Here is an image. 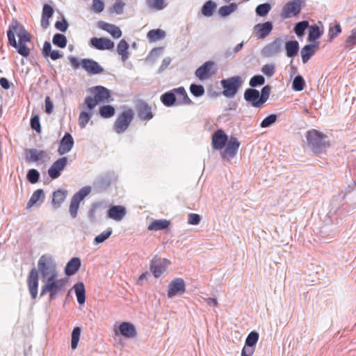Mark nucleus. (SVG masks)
Wrapping results in <instances>:
<instances>
[{"label": "nucleus", "instance_id": "39448f33", "mask_svg": "<svg viewBox=\"0 0 356 356\" xmlns=\"http://www.w3.org/2000/svg\"><path fill=\"white\" fill-rule=\"evenodd\" d=\"M71 66L74 70L82 67L89 75L101 74L104 72L102 66L92 58H82L79 60L76 58L71 56L70 58Z\"/></svg>", "mask_w": 356, "mask_h": 356}, {"label": "nucleus", "instance_id": "0eeeda50", "mask_svg": "<svg viewBox=\"0 0 356 356\" xmlns=\"http://www.w3.org/2000/svg\"><path fill=\"white\" fill-rule=\"evenodd\" d=\"M304 6L305 0H291L286 2L281 9V18L286 19L298 17Z\"/></svg>", "mask_w": 356, "mask_h": 356}, {"label": "nucleus", "instance_id": "8fccbe9b", "mask_svg": "<svg viewBox=\"0 0 356 356\" xmlns=\"http://www.w3.org/2000/svg\"><path fill=\"white\" fill-rule=\"evenodd\" d=\"M190 92L195 97H200L204 95L205 90L202 86L193 83L190 86Z\"/></svg>", "mask_w": 356, "mask_h": 356}, {"label": "nucleus", "instance_id": "79ce46f5", "mask_svg": "<svg viewBox=\"0 0 356 356\" xmlns=\"http://www.w3.org/2000/svg\"><path fill=\"white\" fill-rule=\"evenodd\" d=\"M99 115L103 118H112L115 115V108L111 105L103 106L99 108Z\"/></svg>", "mask_w": 356, "mask_h": 356}, {"label": "nucleus", "instance_id": "864d4df0", "mask_svg": "<svg viewBox=\"0 0 356 356\" xmlns=\"http://www.w3.org/2000/svg\"><path fill=\"white\" fill-rule=\"evenodd\" d=\"M259 339V334L256 332H252L248 334L245 339V346L254 347Z\"/></svg>", "mask_w": 356, "mask_h": 356}, {"label": "nucleus", "instance_id": "423d86ee", "mask_svg": "<svg viewBox=\"0 0 356 356\" xmlns=\"http://www.w3.org/2000/svg\"><path fill=\"white\" fill-rule=\"evenodd\" d=\"M325 138V136L316 129L309 130L307 134V142L312 146L313 151L316 153H319L322 149L329 146Z\"/></svg>", "mask_w": 356, "mask_h": 356}, {"label": "nucleus", "instance_id": "2eb2a0df", "mask_svg": "<svg viewBox=\"0 0 356 356\" xmlns=\"http://www.w3.org/2000/svg\"><path fill=\"white\" fill-rule=\"evenodd\" d=\"M67 158L63 156L53 163L52 165L48 169V175L52 179L59 177L60 172H62L67 165Z\"/></svg>", "mask_w": 356, "mask_h": 356}, {"label": "nucleus", "instance_id": "bf43d9fd", "mask_svg": "<svg viewBox=\"0 0 356 356\" xmlns=\"http://www.w3.org/2000/svg\"><path fill=\"white\" fill-rule=\"evenodd\" d=\"M104 10V3L102 0H93L92 3V10L96 13H100Z\"/></svg>", "mask_w": 356, "mask_h": 356}, {"label": "nucleus", "instance_id": "f03ea898", "mask_svg": "<svg viewBox=\"0 0 356 356\" xmlns=\"http://www.w3.org/2000/svg\"><path fill=\"white\" fill-rule=\"evenodd\" d=\"M7 38L10 47L16 49L22 56L28 57L30 49L26 44L31 42V35L16 19H13L9 29L7 30Z\"/></svg>", "mask_w": 356, "mask_h": 356}, {"label": "nucleus", "instance_id": "cd10ccee", "mask_svg": "<svg viewBox=\"0 0 356 356\" xmlns=\"http://www.w3.org/2000/svg\"><path fill=\"white\" fill-rule=\"evenodd\" d=\"M81 266L80 259L74 257L68 261L67 266L65 267V273L67 276L74 275L79 270Z\"/></svg>", "mask_w": 356, "mask_h": 356}, {"label": "nucleus", "instance_id": "680f3d73", "mask_svg": "<svg viewBox=\"0 0 356 356\" xmlns=\"http://www.w3.org/2000/svg\"><path fill=\"white\" fill-rule=\"evenodd\" d=\"M31 128L38 133L41 131V126L40 125L38 115L33 116L31 118Z\"/></svg>", "mask_w": 356, "mask_h": 356}, {"label": "nucleus", "instance_id": "6e6552de", "mask_svg": "<svg viewBox=\"0 0 356 356\" xmlns=\"http://www.w3.org/2000/svg\"><path fill=\"white\" fill-rule=\"evenodd\" d=\"M134 118V112L128 109L120 114L114 123V130L117 134L124 133L129 128L132 120Z\"/></svg>", "mask_w": 356, "mask_h": 356}, {"label": "nucleus", "instance_id": "f257e3e1", "mask_svg": "<svg viewBox=\"0 0 356 356\" xmlns=\"http://www.w3.org/2000/svg\"><path fill=\"white\" fill-rule=\"evenodd\" d=\"M38 270H36L35 268H31L27 276L28 290H29L33 300L36 299L37 294L38 293V272L40 273L42 278L58 277L56 263L51 254L41 256L38 259Z\"/></svg>", "mask_w": 356, "mask_h": 356}, {"label": "nucleus", "instance_id": "13d9d810", "mask_svg": "<svg viewBox=\"0 0 356 356\" xmlns=\"http://www.w3.org/2000/svg\"><path fill=\"white\" fill-rule=\"evenodd\" d=\"M356 44V29L351 30L350 36L346 40V47L348 48L354 47Z\"/></svg>", "mask_w": 356, "mask_h": 356}, {"label": "nucleus", "instance_id": "ddd939ff", "mask_svg": "<svg viewBox=\"0 0 356 356\" xmlns=\"http://www.w3.org/2000/svg\"><path fill=\"white\" fill-rule=\"evenodd\" d=\"M216 72L213 61H206L196 70L195 75L200 80L204 81L210 78Z\"/></svg>", "mask_w": 356, "mask_h": 356}, {"label": "nucleus", "instance_id": "393cba45", "mask_svg": "<svg viewBox=\"0 0 356 356\" xmlns=\"http://www.w3.org/2000/svg\"><path fill=\"white\" fill-rule=\"evenodd\" d=\"M99 27L100 29L111 34L115 39L120 38L122 35V32L120 28L112 24H108L105 22L100 21L99 22Z\"/></svg>", "mask_w": 356, "mask_h": 356}, {"label": "nucleus", "instance_id": "6e6d98bb", "mask_svg": "<svg viewBox=\"0 0 356 356\" xmlns=\"http://www.w3.org/2000/svg\"><path fill=\"white\" fill-rule=\"evenodd\" d=\"M276 121V115L275 114H270L266 118H264L262 122H261V127L266 128L270 127L271 124H274Z\"/></svg>", "mask_w": 356, "mask_h": 356}, {"label": "nucleus", "instance_id": "de8ad7c7", "mask_svg": "<svg viewBox=\"0 0 356 356\" xmlns=\"http://www.w3.org/2000/svg\"><path fill=\"white\" fill-rule=\"evenodd\" d=\"M305 86V80L301 76H296L293 81L292 88L296 91L303 90Z\"/></svg>", "mask_w": 356, "mask_h": 356}, {"label": "nucleus", "instance_id": "412c9836", "mask_svg": "<svg viewBox=\"0 0 356 356\" xmlns=\"http://www.w3.org/2000/svg\"><path fill=\"white\" fill-rule=\"evenodd\" d=\"M273 24L271 22H266L264 24H257L254 26V33L259 39H264L272 31Z\"/></svg>", "mask_w": 356, "mask_h": 356}, {"label": "nucleus", "instance_id": "338daca9", "mask_svg": "<svg viewBox=\"0 0 356 356\" xmlns=\"http://www.w3.org/2000/svg\"><path fill=\"white\" fill-rule=\"evenodd\" d=\"M55 26L57 30L65 32L67 30L68 24L67 22L64 19L61 21H56Z\"/></svg>", "mask_w": 356, "mask_h": 356}, {"label": "nucleus", "instance_id": "4d7b16f0", "mask_svg": "<svg viewBox=\"0 0 356 356\" xmlns=\"http://www.w3.org/2000/svg\"><path fill=\"white\" fill-rule=\"evenodd\" d=\"M264 83V78L262 75H256L252 77L250 81H249V85L251 87H257L263 85Z\"/></svg>", "mask_w": 356, "mask_h": 356}, {"label": "nucleus", "instance_id": "f704fd0d", "mask_svg": "<svg viewBox=\"0 0 356 356\" xmlns=\"http://www.w3.org/2000/svg\"><path fill=\"white\" fill-rule=\"evenodd\" d=\"M44 191L38 189L33 192L32 196H31L29 202H28V207L31 208L35 205L38 202H42L44 200Z\"/></svg>", "mask_w": 356, "mask_h": 356}, {"label": "nucleus", "instance_id": "a19ab883", "mask_svg": "<svg viewBox=\"0 0 356 356\" xmlns=\"http://www.w3.org/2000/svg\"><path fill=\"white\" fill-rule=\"evenodd\" d=\"M147 6L156 10H161L167 6L165 0H146Z\"/></svg>", "mask_w": 356, "mask_h": 356}, {"label": "nucleus", "instance_id": "9d476101", "mask_svg": "<svg viewBox=\"0 0 356 356\" xmlns=\"http://www.w3.org/2000/svg\"><path fill=\"white\" fill-rule=\"evenodd\" d=\"M91 192V188L89 186H85L81 188L79 192L74 194L72 199H71L70 206V213L71 216L76 218L77 215V211L79 208V204L85 199L86 196Z\"/></svg>", "mask_w": 356, "mask_h": 356}, {"label": "nucleus", "instance_id": "e2e57ef3", "mask_svg": "<svg viewBox=\"0 0 356 356\" xmlns=\"http://www.w3.org/2000/svg\"><path fill=\"white\" fill-rule=\"evenodd\" d=\"M262 72L267 76H272L275 73V65L268 64L264 65Z\"/></svg>", "mask_w": 356, "mask_h": 356}, {"label": "nucleus", "instance_id": "69168bd1", "mask_svg": "<svg viewBox=\"0 0 356 356\" xmlns=\"http://www.w3.org/2000/svg\"><path fill=\"white\" fill-rule=\"evenodd\" d=\"M102 207V203H94L93 205H92L90 211H89V216L92 218H95V215L100 211Z\"/></svg>", "mask_w": 356, "mask_h": 356}, {"label": "nucleus", "instance_id": "7c9ffc66", "mask_svg": "<svg viewBox=\"0 0 356 356\" xmlns=\"http://www.w3.org/2000/svg\"><path fill=\"white\" fill-rule=\"evenodd\" d=\"M165 33L160 29L149 30L147 33V39L149 42H158L164 39Z\"/></svg>", "mask_w": 356, "mask_h": 356}, {"label": "nucleus", "instance_id": "c756f323", "mask_svg": "<svg viewBox=\"0 0 356 356\" xmlns=\"http://www.w3.org/2000/svg\"><path fill=\"white\" fill-rule=\"evenodd\" d=\"M73 289L76 293L77 302L83 305L86 301V289L83 282H79L74 285Z\"/></svg>", "mask_w": 356, "mask_h": 356}, {"label": "nucleus", "instance_id": "5701e85b", "mask_svg": "<svg viewBox=\"0 0 356 356\" xmlns=\"http://www.w3.org/2000/svg\"><path fill=\"white\" fill-rule=\"evenodd\" d=\"M318 42L304 46L300 52L302 62H303L304 64L307 63L309 60L310 58L315 54L316 51L318 49Z\"/></svg>", "mask_w": 356, "mask_h": 356}, {"label": "nucleus", "instance_id": "5fc2aeb1", "mask_svg": "<svg viewBox=\"0 0 356 356\" xmlns=\"http://www.w3.org/2000/svg\"><path fill=\"white\" fill-rule=\"evenodd\" d=\"M26 177H27L28 181H29L32 184H35L38 181L39 177H40V174L37 170H35V169L29 170V171H28V172H27Z\"/></svg>", "mask_w": 356, "mask_h": 356}, {"label": "nucleus", "instance_id": "09e8293b", "mask_svg": "<svg viewBox=\"0 0 356 356\" xmlns=\"http://www.w3.org/2000/svg\"><path fill=\"white\" fill-rule=\"evenodd\" d=\"M270 10V6L269 3H261L256 8V13L258 16L260 17H264L268 13H269V11Z\"/></svg>", "mask_w": 356, "mask_h": 356}, {"label": "nucleus", "instance_id": "b1692460", "mask_svg": "<svg viewBox=\"0 0 356 356\" xmlns=\"http://www.w3.org/2000/svg\"><path fill=\"white\" fill-rule=\"evenodd\" d=\"M126 215V209L121 205H114L109 208L108 217L115 221H120Z\"/></svg>", "mask_w": 356, "mask_h": 356}, {"label": "nucleus", "instance_id": "37998d69", "mask_svg": "<svg viewBox=\"0 0 356 356\" xmlns=\"http://www.w3.org/2000/svg\"><path fill=\"white\" fill-rule=\"evenodd\" d=\"M66 192L62 190H57L53 193L52 202L54 204L59 206L65 201Z\"/></svg>", "mask_w": 356, "mask_h": 356}, {"label": "nucleus", "instance_id": "473e14b6", "mask_svg": "<svg viewBox=\"0 0 356 356\" xmlns=\"http://www.w3.org/2000/svg\"><path fill=\"white\" fill-rule=\"evenodd\" d=\"M129 44L124 39L118 42L117 46V51L118 55L121 56L123 62H126L127 59L129 58Z\"/></svg>", "mask_w": 356, "mask_h": 356}, {"label": "nucleus", "instance_id": "c9c22d12", "mask_svg": "<svg viewBox=\"0 0 356 356\" xmlns=\"http://www.w3.org/2000/svg\"><path fill=\"white\" fill-rule=\"evenodd\" d=\"M92 110L83 111L80 112L79 116V125L80 128L85 129L86 124L88 123L90 119L92 118Z\"/></svg>", "mask_w": 356, "mask_h": 356}, {"label": "nucleus", "instance_id": "f8f14e48", "mask_svg": "<svg viewBox=\"0 0 356 356\" xmlns=\"http://www.w3.org/2000/svg\"><path fill=\"white\" fill-rule=\"evenodd\" d=\"M90 46L99 51H111L115 47V43L111 40L102 37L97 38L93 37L89 41Z\"/></svg>", "mask_w": 356, "mask_h": 356}, {"label": "nucleus", "instance_id": "052dcab7", "mask_svg": "<svg viewBox=\"0 0 356 356\" xmlns=\"http://www.w3.org/2000/svg\"><path fill=\"white\" fill-rule=\"evenodd\" d=\"M200 222V216L196 213H189L188 214V224L192 225H197Z\"/></svg>", "mask_w": 356, "mask_h": 356}, {"label": "nucleus", "instance_id": "4468645a", "mask_svg": "<svg viewBox=\"0 0 356 356\" xmlns=\"http://www.w3.org/2000/svg\"><path fill=\"white\" fill-rule=\"evenodd\" d=\"M185 282L182 278H175L170 281L169 284V289H168L167 296L171 298L179 294L185 293Z\"/></svg>", "mask_w": 356, "mask_h": 356}, {"label": "nucleus", "instance_id": "6ab92c4d", "mask_svg": "<svg viewBox=\"0 0 356 356\" xmlns=\"http://www.w3.org/2000/svg\"><path fill=\"white\" fill-rule=\"evenodd\" d=\"M245 101L251 103L252 106L259 108L264 102H261V97L258 90L253 88H248L245 90V94H243Z\"/></svg>", "mask_w": 356, "mask_h": 356}, {"label": "nucleus", "instance_id": "603ef678", "mask_svg": "<svg viewBox=\"0 0 356 356\" xmlns=\"http://www.w3.org/2000/svg\"><path fill=\"white\" fill-rule=\"evenodd\" d=\"M281 45L279 41H275L266 46V51L268 55H273L280 51Z\"/></svg>", "mask_w": 356, "mask_h": 356}, {"label": "nucleus", "instance_id": "f3484780", "mask_svg": "<svg viewBox=\"0 0 356 356\" xmlns=\"http://www.w3.org/2000/svg\"><path fill=\"white\" fill-rule=\"evenodd\" d=\"M225 147V150L222 152V157L224 159L233 158L236 154L240 143L236 138L232 136Z\"/></svg>", "mask_w": 356, "mask_h": 356}, {"label": "nucleus", "instance_id": "a878e982", "mask_svg": "<svg viewBox=\"0 0 356 356\" xmlns=\"http://www.w3.org/2000/svg\"><path fill=\"white\" fill-rule=\"evenodd\" d=\"M175 92V97L177 99V104H192L193 101L188 97L187 92H186L184 88L179 87L172 90Z\"/></svg>", "mask_w": 356, "mask_h": 356}, {"label": "nucleus", "instance_id": "774afa93", "mask_svg": "<svg viewBox=\"0 0 356 356\" xmlns=\"http://www.w3.org/2000/svg\"><path fill=\"white\" fill-rule=\"evenodd\" d=\"M254 347L252 346H246L243 348L242 353H241V356H252L254 355Z\"/></svg>", "mask_w": 356, "mask_h": 356}, {"label": "nucleus", "instance_id": "1a4fd4ad", "mask_svg": "<svg viewBox=\"0 0 356 356\" xmlns=\"http://www.w3.org/2000/svg\"><path fill=\"white\" fill-rule=\"evenodd\" d=\"M241 84V77L239 76H232L231 78L222 79L221 81V85L224 91L222 95L225 97H233L236 95L238 88H240Z\"/></svg>", "mask_w": 356, "mask_h": 356}, {"label": "nucleus", "instance_id": "4be33fe9", "mask_svg": "<svg viewBox=\"0 0 356 356\" xmlns=\"http://www.w3.org/2000/svg\"><path fill=\"white\" fill-rule=\"evenodd\" d=\"M138 116L140 119L149 121L153 118V113L151 107L147 103L141 102L137 106Z\"/></svg>", "mask_w": 356, "mask_h": 356}, {"label": "nucleus", "instance_id": "c03bdc74", "mask_svg": "<svg viewBox=\"0 0 356 356\" xmlns=\"http://www.w3.org/2000/svg\"><path fill=\"white\" fill-rule=\"evenodd\" d=\"M81 334V329L79 327H74L72 334H71V348L75 350L77 348Z\"/></svg>", "mask_w": 356, "mask_h": 356}, {"label": "nucleus", "instance_id": "9b49d317", "mask_svg": "<svg viewBox=\"0 0 356 356\" xmlns=\"http://www.w3.org/2000/svg\"><path fill=\"white\" fill-rule=\"evenodd\" d=\"M171 262L168 259L154 258L150 261L149 270L154 277H161L167 268L170 266Z\"/></svg>", "mask_w": 356, "mask_h": 356}, {"label": "nucleus", "instance_id": "2f4dec72", "mask_svg": "<svg viewBox=\"0 0 356 356\" xmlns=\"http://www.w3.org/2000/svg\"><path fill=\"white\" fill-rule=\"evenodd\" d=\"M170 226V221L165 219H159L155 220L151 222L147 226V229L158 231V230H163Z\"/></svg>", "mask_w": 356, "mask_h": 356}, {"label": "nucleus", "instance_id": "20e7f679", "mask_svg": "<svg viewBox=\"0 0 356 356\" xmlns=\"http://www.w3.org/2000/svg\"><path fill=\"white\" fill-rule=\"evenodd\" d=\"M89 92L93 97H86L84 102L85 106L88 110H93L97 104L109 103L112 100L109 90L102 86H95L90 88Z\"/></svg>", "mask_w": 356, "mask_h": 356}, {"label": "nucleus", "instance_id": "a18cd8bd", "mask_svg": "<svg viewBox=\"0 0 356 356\" xmlns=\"http://www.w3.org/2000/svg\"><path fill=\"white\" fill-rule=\"evenodd\" d=\"M309 28V24L307 21H301L295 25L294 31L296 35L298 37H301L304 35L305 31Z\"/></svg>", "mask_w": 356, "mask_h": 356}, {"label": "nucleus", "instance_id": "dca6fc26", "mask_svg": "<svg viewBox=\"0 0 356 356\" xmlns=\"http://www.w3.org/2000/svg\"><path fill=\"white\" fill-rule=\"evenodd\" d=\"M228 136L222 129H217L211 137V145L216 150H222L228 143Z\"/></svg>", "mask_w": 356, "mask_h": 356}, {"label": "nucleus", "instance_id": "0e129e2a", "mask_svg": "<svg viewBox=\"0 0 356 356\" xmlns=\"http://www.w3.org/2000/svg\"><path fill=\"white\" fill-rule=\"evenodd\" d=\"M269 94H270V86H264L262 90H261V95H260L261 101L260 102H266L267 101L268 98L269 97Z\"/></svg>", "mask_w": 356, "mask_h": 356}, {"label": "nucleus", "instance_id": "c85d7f7f", "mask_svg": "<svg viewBox=\"0 0 356 356\" xmlns=\"http://www.w3.org/2000/svg\"><path fill=\"white\" fill-rule=\"evenodd\" d=\"M54 15V9L53 8L48 5L44 4L43 6V11H42V18H41V26L42 28L46 29L49 26V19Z\"/></svg>", "mask_w": 356, "mask_h": 356}, {"label": "nucleus", "instance_id": "49530a36", "mask_svg": "<svg viewBox=\"0 0 356 356\" xmlns=\"http://www.w3.org/2000/svg\"><path fill=\"white\" fill-rule=\"evenodd\" d=\"M67 43V40L65 35L56 33L53 36V44L57 46L59 48H64L66 47V44Z\"/></svg>", "mask_w": 356, "mask_h": 356}, {"label": "nucleus", "instance_id": "3c124183", "mask_svg": "<svg viewBox=\"0 0 356 356\" xmlns=\"http://www.w3.org/2000/svg\"><path fill=\"white\" fill-rule=\"evenodd\" d=\"M112 234V229L111 227H108V229L105 230L102 233L99 234L95 238V243L96 244H100L106 241L107 238Z\"/></svg>", "mask_w": 356, "mask_h": 356}, {"label": "nucleus", "instance_id": "4c0bfd02", "mask_svg": "<svg viewBox=\"0 0 356 356\" xmlns=\"http://www.w3.org/2000/svg\"><path fill=\"white\" fill-rule=\"evenodd\" d=\"M216 8V3L211 1H208L202 7V14L206 17H210L213 15Z\"/></svg>", "mask_w": 356, "mask_h": 356}, {"label": "nucleus", "instance_id": "aec40b11", "mask_svg": "<svg viewBox=\"0 0 356 356\" xmlns=\"http://www.w3.org/2000/svg\"><path fill=\"white\" fill-rule=\"evenodd\" d=\"M25 159L27 162H44L47 159V154L44 150L30 149L25 153Z\"/></svg>", "mask_w": 356, "mask_h": 356}, {"label": "nucleus", "instance_id": "a211bd4d", "mask_svg": "<svg viewBox=\"0 0 356 356\" xmlns=\"http://www.w3.org/2000/svg\"><path fill=\"white\" fill-rule=\"evenodd\" d=\"M74 146V139L71 134L68 132L65 133L64 136H63L61 140H60L58 149H57V152L60 155H65L73 148Z\"/></svg>", "mask_w": 356, "mask_h": 356}, {"label": "nucleus", "instance_id": "ea45409f", "mask_svg": "<svg viewBox=\"0 0 356 356\" xmlns=\"http://www.w3.org/2000/svg\"><path fill=\"white\" fill-rule=\"evenodd\" d=\"M322 33V31L319 29V27L317 26V25H312L309 26V37H307V40H309V42H315V40L321 37Z\"/></svg>", "mask_w": 356, "mask_h": 356}, {"label": "nucleus", "instance_id": "58836bf2", "mask_svg": "<svg viewBox=\"0 0 356 356\" xmlns=\"http://www.w3.org/2000/svg\"><path fill=\"white\" fill-rule=\"evenodd\" d=\"M237 5L236 3H232L229 6H222L219 8L218 13L220 17H225L236 10Z\"/></svg>", "mask_w": 356, "mask_h": 356}, {"label": "nucleus", "instance_id": "72a5a7b5", "mask_svg": "<svg viewBox=\"0 0 356 356\" xmlns=\"http://www.w3.org/2000/svg\"><path fill=\"white\" fill-rule=\"evenodd\" d=\"M161 102H163L165 106L170 107L173 106V104L177 102V99L172 90L162 94L161 97Z\"/></svg>", "mask_w": 356, "mask_h": 356}, {"label": "nucleus", "instance_id": "7ed1b4c3", "mask_svg": "<svg viewBox=\"0 0 356 356\" xmlns=\"http://www.w3.org/2000/svg\"><path fill=\"white\" fill-rule=\"evenodd\" d=\"M43 279L44 284L41 288V296L48 294L49 295V300H54L56 296L65 292L67 278L50 277Z\"/></svg>", "mask_w": 356, "mask_h": 356}, {"label": "nucleus", "instance_id": "e433bc0d", "mask_svg": "<svg viewBox=\"0 0 356 356\" xmlns=\"http://www.w3.org/2000/svg\"><path fill=\"white\" fill-rule=\"evenodd\" d=\"M298 42L297 41H287L286 42V51L287 57H294L298 52Z\"/></svg>", "mask_w": 356, "mask_h": 356}, {"label": "nucleus", "instance_id": "bb28decb", "mask_svg": "<svg viewBox=\"0 0 356 356\" xmlns=\"http://www.w3.org/2000/svg\"><path fill=\"white\" fill-rule=\"evenodd\" d=\"M120 334L127 338H132L136 336V330L134 325L128 322H123L118 326Z\"/></svg>", "mask_w": 356, "mask_h": 356}]
</instances>
